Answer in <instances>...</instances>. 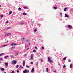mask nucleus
Here are the masks:
<instances>
[{"label": "nucleus", "instance_id": "nucleus-1", "mask_svg": "<svg viewBox=\"0 0 73 73\" xmlns=\"http://www.w3.org/2000/svg\"><path fill=\"white\" fill-rule=\"evenodd\" d=\"M17 63V61L16 60H14L12 61L11 64L12 65H14V64H16Z\"/></svg>", "mask_w": 73, "mask_h": 73}, {"label": "nucleus", "instance_id": "nucleus-2", "mask_svg": "<svg viewBox=\"0 0 73 73\" xmlns=\"http://www.w3.org/2000/svg\"><path fill=\"white\" fill-rule=\"evenodd\" d=\"M48 61H49V62H50V63L53 62V61L51 60V59H50V58L48 57Z\"/></svg>", "mask_w": 73, "mask_h": 73}, {"label": "nucleus", "instance_id": "nucleus-3", "mask_svg": "<svg viewBox=\"0 0 73 73\" xmlns=\"http://www.w3.org/2000/svg\"><path fill=\"white\" fill-rule=\"evenodd\" d=\"M11 33H8L7 34H5V35L6 37H8V36H9L11 35Z\"/></svg>", "mask_w": 73, "mask_h": 73}, {"label": "nucleus", "instance_id": "nucleus-4", "mask_svg": "<svg viewBox=\"0 0 73 73\" xmlns=\"http://www.w3.org/2000/svg\"><path fill=\"white\" fill-rule=\"evenodd\" d=\"M34 69H35V68H33L32 69V70H31V73H34Z\"/></svg>", "mask_w": 73, "mask_h": 73}, {"label": "nucleus", "instance_id": "nucleus-5", "mask_svg": "<svg viewBox=\"0 0 73 73\" xmlns=\"http://www.w3.org/2000/svg\"><path fill=\"white\" fill-rule=\"evenodd\" d=\"M17 45V44H16L15 43H12V44H11V46H13V45Z\"/></svg>", "mask_w": 73, "mask_h": 73}, {"label": "nucleus", "instance_id": "nucleus-6", "mask_svg": "<svg viewBox=\"0 0 73 73\" xmlns=\"http://www.w3.org/2000/svg\"><path fill=\"white\" fill-rule=\"evenodd\" d=\"M65 17H67V18H69V17H68V15L66 14H65Z\"/></svg>", "mask_w": 73, "mask_h": 73}, {"label": "nucleus", "instance_id": "nucleus-7", "mask_svg": "<svg viewBox=\"0 0 73 73\" xmlns=\"http://www.w3.org/2000/svg\"><path fill=\"white\" fill-rule=\"evenodd\" d=\"M23 73H27V70L25 69V70L23 72Z\"/></svg>", "mask_w": 73, "mask_h": 73}, {"label": "nucleus", "instance_id": "nucleus-8", "mask_svg": "<svg viewBox=\"0 0 73 73\" xmlns=\"http://www.w3.org/2000/svg\"><path fill=\"white\" fill-rule=\"evenodd\" d=\"M30 60H33V55L32 54L31 55Z\"/></svg>", "mask_w": 73, "mask_h": 73}, {"label": "nucleus", "instance_id": "nucleus-9", "mask_svg": "<svg viewBox=\"0 0 73 73\" xmlns=\"http://www.w3.org/2000/svg\"><path fill=\"white\" fill-rule=\"evenodd\" d=\"M68 27L69 28H70V29H71V28H72V27L70 25H68Z\"/></svg>", "mask_w": 73, "mask_h": 73}, {"label": "nucleus", "instance_id": "nucleus-10", "mask_svg": "<svg viewBox=\"0 0 73 73\" xmlns=\"http://www.w3.org/2000/svg\"><path fill=\"white\" fill-rule=\"evenodd\" d=\"M13 48H15V47H11V48H10V49L12 50L13 49Z\"/></svg>", "mask_w": 73, "mask_h": 73}, {"label": "nucleus", "instance_id": "nucleus-11", "mask_svg": "<svg viewBox=\"0 0 73 73\" xmlns=\"http://www.w3.org/2000/svg\"><path fill=\"white\" fill-rule=\"evenodd\" d=\"M10 57H11L12 58H14L15 57H14V56H13V55H10Z\"/></svg>", "mask_w": 73, "mask_h": 73}, {"label": "nucleus", "instance_id": "nucleus-12", "mask_svg": "<svg viewBox=\"0 0 73 73\" xmlns=\"http://www.w3.org/2000/svg\"><path fill=\"white\" fill-rule=\"evenodd\" d=\"M5 65L6 66H8V63H5Z\"/></svg>", "mask_w": 73, "mask_h": 73}, {"label": "nucleus", "instance_id": "nucleus-13", "mask_svg": "<svg viewBox=\"0 0 73 73\" xmlns=\"http://www.w3.org/2000/svg\"><path fill=\"white\" fill-rule=\"evenodd\" d=\"M66 59V57L64 58H63V61H64V60H65Z\"/></svg>", "mask_w": 73, "mask_h": 73}, {"label": "nucleus", "instance_id": "nucleus-14", "mask_svg": "<svg viewBox=\"0 0 73 73\" xmlns=\"http://www.w3.org/2000/svg\"><path fill=\"white\" fill-rule=\"evenodd\" d=\"M8 58V56H5L4 57V58L5 59H6V58Z\"/></svg>", "mask_w": 73, "mask_h": 73}, {"label": "nucleus", "instance_id": "nucleus-15", "mask_svg": "<svg viewBox=\"0 0 73 73\" xmlns=\"http://www.w3.org/2000/svg\"><path fill=\"white\" fill-rule=\"evenodd\" d=\"M12 13V11H10L9 12V15H11V14Z\"/></svg>", "mask_w": 73, "mask_h": 73}, {"label": "nucleus", "instance_id": "nucleus-16", "mask_svg": "<svg viewBox=\"0 0 73 73\" xmlns=\"http://www.w3.org/2000/svg\"><path fill=\"white\" fill-rule=\"evenodd\" d=\"M1 70H2V71H4V68H1Z\"/></svg>", "mask_w": 73, "mask_h": 73}, {"label": "nucleus", "instance_id": "nucleus-17", "mask_svg": "<svg viewBox=\"0 0 73 73\" xmlns=\"http://www.w3.org/2000/svg\"><path fill=\"white\" fill-rule=\"evenodd\" d=\"M26 68H30V67H29V66H28L27 65H26Z\"/></svg>", "mask_w": 73, "mask_h": 73}, {"label": "nucleus", "instance_id": "nucleus-18", "mask_svg": "<svg viewBox=\"0 0 73 73\" xmlns=\"http://www.w3.org/2000/svg\"><path fill=\"white\" fill-rule=\"evenodd\" d=\"M66 9H67V8L66 7L64 9V11H66Z\"/></svg>", "mask_w": 73, "mask_h": 73}, {"label": "nucleus", "instance_id": "nucleus-19", "mask_svg": "<svg viewBox=\"0 0 73 73\" xmlns=\"http://www.w3.org/2000/svg\"><path fill=\"white\" fill-rule=\"evenodd\" d=\"M4 54V53H2L0 54V56H3V54Z\"/></svg>", "mask_w": 73, "mask_h": 73}, {"label": "nucleus", "instance_id": "nucleus-20", "mask_svg": "<svg viewBox=\"0 0 73 73\" xmlns=\"http://www.w3.org/2000/svg\"><path fill=\"white\" fill-rule=\"evenodd\" d=\"M37 32V29H35V30L34 31V32L35 33Z\"/></svg>", "mask_w": 73, "mask_h": 73}, {"label": "nucleus", "instance_id": "nucleus-21", "mask_svg": "<svg viewBox=\"0 0 73 73\" xmlns=\"http://www.w3.org/2000/svg\"><path fill=\"white\" fill-rule=\"evenodd\" d=\"M48 68H47L46 69V72H48V71H49V70H48Z\"/></svg>", "mask_w": 73, "mask_h": 73}, {"label": "nucleus", "instance_id": "nucleus-22", "mask_svg": "<svg viewBox=\"0 0 73 73\" xmlns=\"http://www.w3.org/2000/svg\"><path fill=\"white\" fill-rule=\"evenodd\" d=\"M25 65V62L23 61V66H24Z\"/></svg>", "mask_w": 73, "mask_h": 73}, {"label": "nucleus", "instance_id": "nucleus-23", "mask_svg": "<svg viewBox=\"0 0 73 73\" xmlns=\"http://www.w3.org/2000/svg\"><path fill=\"white\" fill-rule=\"evenodd\" d=\"M23 24H24V23H19V24L21 25H22Z\"/></svg>", "mask_w": 73, "mask_h": 73}, {"label": "nucleus", "instance_id": "nucleus-24", "mask_svg": "<svg viewBox=\"0 0 73 73\" xmlns=\"http://www.w3.org/2000/svg\"><path fill=\"white\" fill-rule=\"evenodd\" d=\"M33 52H34V53H36V50H33Z\"/></svg>", "mask_w": 73, "mask_h": 73}, {"label": "nucleus", "instance_id": "nucleus-25", "mask_svg": "<svg viewBox=\"0 0 73 73\" xmlns=\"http://www.w3.org/2000/svg\"><path fill=\"white\" fill-rule=\"evenodd\" d=\"M7 46V45H4L2 46L3 48H4V47H5V46Z\"/></svg>", "mask_w": 73, "mask_h": 73}, {"label": "nucleus", "instance_id": "nucleus-26", "mask_svg": "<svg viewBox=\"0 0 73 73\" xmlns=\"http://www.w3.org/2000/svg\"><path fill=\"white\" fill-rule=\"evenodd\" d=\"M60 16H62V14L61 13H60Z\"/></svg>", "mask_w": 73, "mask_h": 73}, {"label": "nucleus", "instance_id": "nucleus-27", "mask_svg": "<svg viewBox=\"0 0 73 73\" xmlns=\"http://www.w3.org/2000/svg\"><path fill=\"white\" fill-rule=\"evenodd\" d=\"M70 68H72V64H71V65H70Z\"/></svg>", "mask_w": 73, "mask_h": 73}, {"label": "nucleus", "instance_id": "nucleus-28", "mask_svg": "<svg viewBox=\"0 0 73 73\" xmlns=\"http://www.w3.org/2000/svg\"><path fill=\"white\" fill-rule=\"evenodd\" d=\"M66 66H65V65H64L63 66V68H66Z\"/></svg>", "mask_w": 73, "mask_h": 73}, {"label": "nucleus", "instance_id": "nucleus-29", "mask_svg": "<svg viewBox=\"0 0 73 73\" xmlns=\"http://www.w3.org/2000/svg\"><path fill=\"white\" fill-rule=\"evenodd\" d=\"M24 15H27V13H23Z\"/></svg>", "mask_w": 73, "mask_h": 73}, {"label": "nucleus", "instance_id": "nucleus-30", "mask_svg": "<svg viewBox=\"0 0 73 73\" xmlns=\"http://www.w3.org/2000/svg\"><path fill=\"white\" fill-rule=\"evenodd\" d=\"M16 68H19V65H17L16 66Z\"/></svg>", "mask_w": 73, "mask_h": 73}, {"label": "nucleus", "instance_id": "nucleus-31", "mask_svg": "<svg viewBox=\"0 0 73 73\" xmlns=\"http://www.w3.org/2000/svg\"><path fill=\"white\" fill-rule=\"evenodd\" d=\"M10 28H11V27H9L7 28V29H10Z\"/></svg>", "mask_w": 73, "mask_h": 73}, {"label": "nucleus", "instance_id": "nucleus-32", "mask_svg": "<svg viewBox=\"0 0 73 73\" xmlns=\"http://www.w3.org/2000/svg\"><path fill=\"white\" fill-rule=\"evenodd\" d=\"M27 54H25L24 55V56L25 57H27Z\"/></svg>", "mask_w": 73, "mask_h": 73}, {"label": "nucleus", "instance_id": "nucleus-33", "mask_svg": "<svg viewBox=\"0 0 73 73\" xmlns=\"http://www.w3.org/2000/svg\"><path fill=\"white\" fill-rule=\"evenodd\" d=\"M29 41V39H27L26 40V42H28V41Z\"/></svg>", "mask_w": 73, "mask_h": 73}, {"label": "nucleus", "instance_id": "nucleus-34", "mask_svg": "<svg viewBox=\"0 0 73 73\" xmlns=\"http://www.w3.org/2000/svg\"><path fill=\"white\" fill-rule=\"evenodd\" d=\"M25 39V38H23L22 39V40L23 41V40H24Z\"/></svg>", "mask_w": 73, "mask_h": 73}, {"label": "nucleus", "instance_id": "nucleus-35", "mask_svg": "<svg viewBox=\"0 0 73 73\" xmlns=\"http://www.w3.org/2000/svg\"><path fill=\"white\" fill-rule=\"evenodd\" d=\"M2 60H3V58H0V61H2Z\"/></svg>", "mask_w": 73, "mask_h": 73}, {"label": "nucleus", "instance_id": "nucleus-36", "mask_svg": "<svg viewBox=\"0 0 73 73\" xmlns=\"http://www.w3.org/2000/svg\"><path fill=\"white\" fill-rule=\"evenodd\" d=\"M18 10L19 11H20V10H21V8H20V7L19 8H18Z\"/></svg>", "mask_w": 73, "mask_h": 73}, {"label": "nucleus", "instance_id": "nucleus-37", "mask_svg": "<svg viewBox=\"0 0 73 73\" xmlns=\"http://www.w3.org/2000/svg\"><path fill=\"white\" fill-rule=\"evenodd\" d=\"M11 50H11L10 48H9V52H10V51H11Z\"/></svg>", "mask_w": 73, "mask_h": 73}, {"label": "nucleus", "instance_id": "nucleus-38", "mask_svg": "<svg viewBox=\"0 0 73 73\" xmlns=\"http://www.w3.org/2000/svg\"><path fill=\"white\" fill-rule=\"evenodd\" d=\"M42 49H44V47L42 46Z\"/></svg>", "mask_w": 73, "mask_h": 73}, {"label": "nucleus", "instance_id": "nucleus-39", "mask_svg": "<svg viewBox=\"0 0 73 73\" xmlns=\"http://www.w3.org/2000/svg\"><path fill=\"white\" fill-rule=\"evenodd\" d=\"M3 16H4L3 15H1V18H3Z\"/></svg>", "mask_w": 73, "mask_h": 73}, {"label": "nucleus", "instance_id": "nucleus-40", "mask_svg": "<svg viewBox=\"0 0 73 73\" xmlns=\"http://www.w3.org/2000/svg\"><path fill=\"white\" fill-rule=\"evenodd\" d=\"M24 9H26V8H27V7H24Z\"/></svg>", "mask_w": 73, "mask_h": 73}, {"label": "nucleus", "instance_id": "nucleus-41", "mask_svg": "<svg viewBox=\"0 0 73 73\" xmlns=\"http://www.w3.org/2000/svg\"><path fill=\"white\" fill-rule=\"evenodd\" d=\"M38 62L39 61H38L37 62V66H38Z\"/></svg>", "mask_w": 73, "mask_h": 73}, {"label": "nucleus", "instance_id": "nucleus-42", "mask_svg": "<svg viewBox=\"0 0 73 73\" xmlns=\"http://www.w3.org/2000/svg\"><path fill=\"white\" fill-rule=\"evenodd\" d=\"M3 48V46H0V48Z\"/></svg>", "mask_w": 73, "mask_h": 73}, {"label": "nucleus", "instance_id": "nucleus-43", "mask_svg": "<svg viewBox=\"0 0 73 73\" xmlns=\"http://www.w3.org/2000/svg\"><path fill=\"white\" fill-rule=\"evenodd\" d=\"M3 48V46H0V48Z\"/></svg>", "mask_w": 73, "mask_h": 73}, {"label": "nucleus", "instance_id": "nucleus-44", "mask_svg": "<svg viewBox=\"0 0 73 73\" xmlns=\"http://www.w3.org/2000/svg\"><path fill=\"white\" fill-rule=\"evenodd\" d=\"M54 9H57V7H54Z\"/></svg>", "mask_w": 73, "mask_h": 73}, {"label": "nucleus", "instance_id": "nucleus-45", "mask_svg": "<svg viewBox=\"0 0 73 73\" xmlns=\"http://www.w3.org/2000/svg\"><path fill=\"white\" fill-rule=\"evenodd\" d=\"M11 73H14V71H12L11 72Z\"/></svg>", "mask_w": 73, "mask_h": 73}, {"label": "nucleus", "instance_id": "nucleus-46", "mask_svg": "<svg viewBox=\"0 0 73 73\" xmlns=\"http://www.w3.org/2000/svg\"><path fill=\"white\" fill-rule=\"evenodd\" d=\"M17 73H19V71L18 70H17Z\"/></svg>", "mask_w": 73, "mask_h": 73}, {"label": "nucleus", "instance_id": "nucleus-47", "mask_svg": "<svg viewBox=\"0 0 73 73\" xmlns=\"http://www.w3.org/2000/svg\"><path fill=\"white\" fill-rule=\"evenodd\" d=\"M35 48L36 49H37L38 48L36 46H35Z\"/></svg>", "mask_w": 73, "mask_h": 73}, {"label": "nucleus", "instance_id": "nucleus-48", "mask_svg": "<svg viewBox=\"0 0 73 73\" xmlns=\"http://www.w3.org/2000/svg\"><path fill=\"white\" fill-rule=\"evenodd\" d=\"M68 62H70V59L68 60Z\"/></svg>", "mask_w": 73, "mask_h": 73}, {"label": "nucleus", "instance_id": "nucleus-49", "mask_svg": "<svg viewBox=\"0 0 73 73\" xmlns=\"http://www.w3.org/2000/svg\"><path fill=\"white\" fill-rule=\"evenodd\" d=\"M6 23H8V21L7 20V21H6Z\"/></svg>", "mask_w": 73, "mask_h": 73}, {"label": "nucleus", "instance_id": "nucleus-50", "mask_svg": "<svg viewBox=\"0 0 73 73\" xmlns=\"http://www.w3.org/2000/svg\"><path fill=\"white\" fill-rule=\"evenodd\" d=\"M58 65H59V66H61V64H58Z\"/></svg>", "mask_w": 73, "mask_h": 73}, {"label": "nucleus", "instance_id": "nucleus-51", "mask_svg": "<svg viewBox=\"0 0 73 73\" xmlns=\"http://www.w3.org/2000/svg\"><path fill=\"white\" fill-rule=\"evenodd\" d=\"M31 64H33V62H31Z\"/></svg>", "mask_w": 73, "mask_h": 73}, {"label": "nucleus", "instance_id": "nucleus-52", "mask_svg": "<svg viewBox=\"0 0 73 73\" xmlns=\"http://www.w3.org/2000/svg\"><path fill=\"white\" fill-rule=\"evenodd\" d=\"M41 61H42V62H43V60H42V59H41Z\"/></svg>", "mask_w": 73, "mask_h": 73}, {"label": "nucleus", "instance_id": "nucleus-53", "mask_svg": "<svg viewBox=\"0 0 73 73\" xmlns=\"http://www.w3.org/2000/svg\"><path fill=\"white\" fill-rule=\"evenodd\" d=\"M18 55V53H17L15 55V56H17Z\"/></svg>", "mask_w": 73, "mask_h": 73}, {"label": "nucleus", "instance_id": "nucleus-54", "mask_svg": "<svg viewBox=\"0 0 73 73\" xmlns=\"http://www.w3.org/2000/svg\"><path fill=\"white\" fill-rule=\"evenodd\" d=\"M22 67V66L21 65L20 66V68H21Z\"/></svg>", "mask_w": 73, "mask_h": 73}, {"label": "nucleus", "instance_id": "nucleus-55", "mask_svg": "<svg viewBox=\"0 0 73 73\" xmlns=\"http://www.w3.org/2000/svg\"><path fill=\"white\" fill-rule=\"evenodd\" d=\"M27 72V73H29V70H28Z\"/></svg>", "mask_w": 73, "mask_h": 73}, {"label": "nucleus", "instance_id": "nucleus-56", "mask_svg": "<svg viewBox=\"0 0 73 73\" xmlns=\"http://www.w3.org/2000/svg\"><path fill=\"white\" fill-rule=\"evenodd\" d=\"M21 69H23V68H24L23 67H21Z\"/></svg>", "mask_w": 73, "mask_h": 73}, {"label": "nucleus", "instance_id": "nucleus-57", "mask_svg": "<svg viewBox=\"0 0 73 73\" xmlns=\"http://www.w3.org/2000/svg\"><path fill=\"white\" fill-rule=\"evenodd\" d=\"M29 45H31V44L29 43Z\"/></svg>", "mask_w": 73, "mask_h": 73}, {"label": "nucleus", "instance_id": "nucleus-58", "mask_svg": "<svg viewBox=\"0 0 73 73\" xmlns=\"http://www.w3.org/2000/svg\"><path fill=\"white\" fill-rule=\"evenodd\" d=\"M54 72H56V71H53Z\"/></svg>", "mask_w": 73, "mask_h": 73}, {"label": "nucleus", "instance_id": "nucleus-59", "mask_svg": "<svg viewBox=\"0 0 73 73\" xmlns=\"http://www.w3.org/2000/svg\"><path fill=\"white\" fill-rule=\"evenodd\" d=\"M6 42L7 43V42H8V41H7Z\"/></svg>", "mask_w": 73, "mask_h": 73}, {"label": "nucleus", "instance_id": "nucleus-60", "mask_svg": "<svg viewBox=\"0 0 73 73\" xmlns=\"http://www.w3.org/2000/svg\"><path fill=\"white\" fill-rule=\"evenodd\" d=\"M33 23H34V21H33Z\"/></svg>", "mask_w": 73, "mask_h": 73}, {"label": "nucleus", "instance_id": "nucleus-61", "mask_svg": "<svg viewBox=\"0 0 73 73\" xmlns=\"http://www.w3.org/2000/svg\"><path fill=\"white\" fill-rule=\"evenodd\" d=\"M43 72H45V71L43 70Z\"/></svg>", "mask_w": 73, "mask_h": 73}, {"label": "nucleus", "instance_id": "nucleus-62", "mask_svg": "<svg viewBox=\"0 0 73 73\" xmlns=\"http://www.w3.org/2000/svg\"><path fill=\"white\" fill-rule=\"evenodd\" d=\"M4 73H6V72H4Z\"/></svg>", "mask_w": 73, "mask_h": 73}, {"label": "nucleus", "instance_id": "nucleus-63", "mask_svg": "<svg viewBox=\"0 0 73 73\" xmlns=\"http://www.w3.org/2000/svg\"><path fill=\"white\" fill-rule=\"evenodd\" d=\"M22 42V43H23V42Z\"/></svg>", "mask_w": 73, "mask_h": 73}, {"label": "nucleus", "instance_id": "nucleus-64", "mask_svg": "<svg viewBox=\"0 0 73 73\" xmlns=\"http://www.w3.org/2000/svg\"><path fill=\"white\" fill-rule=\"evenodd\" d=\"M29 49V48L28 49Z\"/></svg>", "mask_w": 73, "mask_h": 73}]
</instances>
